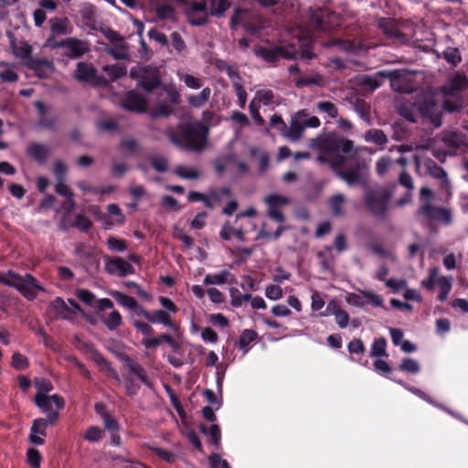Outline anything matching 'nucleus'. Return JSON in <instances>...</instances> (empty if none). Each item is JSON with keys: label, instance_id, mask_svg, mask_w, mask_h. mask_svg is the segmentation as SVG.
Listing matches in <instances>:
<instances>
[{"label": "nucleus", "instance_id": "obj_16", "mask_svg": "<svg viewBox=\"0 0 468 468\" xmlns=\"http://www.w3.org/2000/svg\"><path fill=\"white\" fill-rule=\"evenodd\" d=\"M253 52L257 57L261 58L268 63H275L282 58H290L289 52L283 47L266 48L263 46H256Z\"/></svg>", "mask_w": 468, "mask_h": 468}, {"label": "nucleus", "instance_id": "obj_64", "mask_svg": "<svg viewBox=\"0 0 468 468\" xmlns=\"http://www.w3.org/2000/svg\"><path fill=\"white\" fill-rule=\"evenodd\" d=\"M347 349L350 354L361 355L366 351L365 345L360 338H354L347 345Z\"/></svg>", "mask_w": 468, "mask_h": 468}, {"label": "nucleus", "instance_id": "obj_22", "mask_svg": "<svg viewBox=\"0 0 468 468\" xmlns=\"http://www.w3.org/2000/svg\"><path fill=\"white\" fill-rule=\"evenodd\" d=\"M162 343H166L175 351L180 349L179 343L174 339L171 335L166 333L161 334L156 337H144L142 340V345L147 349L156 348Z\"/></svg>", "mask_w": 468, "mask_h": 468}, {"label": "nucleus", "instance_id": "obj_18", "mask_svg": "<svg viewBox=\"0 0 468 468\" xmlns=\"http://www.w3.org/2000/svg\"><path fill=\"white\" fill-rule=\"evenodd\" d=\"M26 154L39 165H43L51 154V149L44 144L32 142L27 145Z\"/></svg>", "mask_w": 468, "mask_h": 468}, {"label": "nucleus", "instance_id": "obj_21", "mask_svg": "<svg viewBox=\"0 0 468 468\" xmlns=\"http://www.w3.org/2000/svg\"><path fill=\"white\" fill-rule=\"evenodd\" d=\"M59 417V412H53L48 414L46 418H37L32 422L30 431H32V433H37L40 436L46 437L48 427L55 425Z\"/></svg>", "mask_w": 468, "mask_h": 468}, {"label": "nucleus", "instance_id": "obj_59", "mask_svg": "<svg viewBox=\"0 0 468 468\" xmlns=\"http://www.w3.org/2000/svg\"><path fill=\"white\" fill-rule=\"evenodd\" d=\"M321 112H325L330 118L338 116V108L331 101H319L316 105Z\"/></svg>", "mask_w": 468, "mask_h": 468}, {"label": "nucleus", "instance_id": "obj_34", "mask_svg": "<svg viewBox=\"0 0 468 468\" xmlns=\"http://www.w3.org/2000/svg\"><path fill=\"white\" fill-rule=\"evenodd\" d=\"M326 311H331L335 317V322L341 328H346L349 322V314L345 310L339 308L335 302L331 301L326 307Z\"/></svg>", "mask_w": 468, "mask_h": 468}, {"label": "nucleus", "instance_id": "obj_45", "mask_svg": "<svg viewBox=\"0 0 468 468\" xmlns=\"http://www.w3.org/2000/svg\"><path fill=\"white\" fill-rule=\"evenodd\" d=\"M258 336L256 331L251 329H245L241 332L239 337V347L243 350L244 353L249 351V346L251 342H253Z\"/></svg>", "mask_w": 468, "mask_h": 468}, {"label": "nucleus", "instance_id": "obj_60", "mask_svg": "<svg viewBox=\"0 0 468 468\" xmlns=\"http://www.w3.org/2000/svg\"><path fill=\"white\" fill-rule=\"evenodd\" d=\"M27 460L32 468H39L42 461V456L39 451L36 448H29L27 451Z\"/></svg>", "mask_w": 468, "mask_h": 468}, {"label": "nucleus", "instance_id": "obj_29", "mask_svg": "<svg viewBox=\"0 0 468 468\" xmlns=\"http://www.w3.org/2000/svg\"><path fill=\"white\" fill-rule=\"evenodd\" d=\"M207 199L212 205L208 209H214L217 204H220L224 197L231 196V189L228 186L225 187H213L209 188L207 192Z\"/></svg>", "mask_w": 468, "mask_h": 468}, {"label": "nucleus", "instance_id": "obj_19", "mask_svg": "<svg viewBox=\"0 0 468 468\" xmlns=\"http://www.w3.org/2000/svg\"><path fill=\"white\" fill-rule=\"evenodd\" d=\"M25 66L40 79L48 78L54 71V65L51 60L47 58H34L29 61H25Z\"/></svg>", "mask_w": 468, "mask_h": 468}, {"label": "nucleus", "instance_id": "obj_13", "mask_svg": "<svg viewBox=\"0 0 468 468\" xmlns=\"http://www.w3.org/2000/svg\"><path fill=\"white\" fill-rule=\"evenodd\" d=\"M140 316L144 317L150 324H161L174 331L177 329L176 324L172 319L168 312L163 309L154 310L152 312L144 307L140 309Z\"/></svg>", "mask_w": 468, "mask_h": 468}, {"label": "nucleus", "instance_id": "obj_51", "mask_svg": "<svg viewBox=\"0 0 468 468\" xmlns=\"http://www.w3.org/2000/svg\"><path fill=\"white\" fill-rule=\"evenodd\" d=\"M104 431L98 426L92 425L87 428L83 438L89 442H99L102 440Z\"/></svg>", "mask_w": 468, "mask_h": 468}, {"label": "nucleus", "instance_id": "obj_1", "mask_svg": "<svg viewBox=\"0 0 468 468\" xmlns=\"http://www.w3.org/2000/svg\"><path fill=\"white\" fill-rule=\"evenodd\" d=\"M208 130L200 122H186L178 125L176 131H169L167 137L169 141L182 148L190 151L199 152L207 144Z\"/></svg>", "mask_w": 468, "mask_h": 468}, {"label": "nucleus", "instance_id": "obj_37", "mask_svg": "<svg viewBox=\"0 0 468 468\" xmlns=\"http://www.w3.org/2000/svg\"><path fill=\"white\" fill-rule=\"evenodd\" d=\"M364 139L367 143L375 144L378 146H384L388 143V137L385 133L380 129H370L365 135Z\"/></svg>", "mask_w": 468, "mask_h": 468}, {"label": "nucleus", "instance_id": "obj_12", "mask_svg": "<svg viewBox=\"0 0 468 468\" xmlns=\"http://www.w3.org/2000/svg\"><path fill=\"white\" fill-rule=\"evenodd\" d=\"M60 44L68 49L65 56L70 59L80 58L90 50L89 41L77 37H67L64 39V43Z\"/></svg>", "mask_w": 468, "mask_h": 468}, {"label": "nucleus", "instance_id": "obj_62", "mask_svg": "<svg viewBox=\"0 0 468 468\" xmlns=\"http://www.w3.org/2000/svg\"><path fill=\"white\" fill-rule=\"evenodd\" d=\"M132 324L133 325L137 332L141 333L144 335H152L154 333V328L150 325V323L148 322L133 320Z\"/></svg>", "mask_w": 468, "mask_h": 468}, {"label": "nucleus", "instance_id": "obj_43", "mask_svg": "<svg viewBox=\"0 0 468 468\" xmlns=\"http://www.w3.org/2000/svg\"><path fill=\"white\" fill-rule=\"evenodd\" d=\"M211 90L207 87L203 89L198 94L190 95L187 99L188 103L195 108L202 107L210 97Z\"/></svg>", "mask_w": 468, "mask_h": 468}, {"label": "nucleus", "instance_id": "obj_50", "mask_svg": "<svg viewBox=\"0 0 468 468\" xmlns=\"http://www.w3.org/2000/svg\"><path fill=\"white\" fill-rule=\"evenodd\" d=\"M174 174L177 176L184 178V179H198L200 177V173L196 168H187L184 165H177L175 170Z\"/></svg>", "mask_w": 468, "mask_h": 468}, {"label": "nucleus", "instance_id": "obj_23", "mask_svg": "<svg viewBox=\"0 0 468 468\" xmlns=\"http://www.w3.org/2000/svg\"><path fill=\"white\" fill-rule=\"evenodd\" d=\"M128 370L133 374L147 388H153V381L148 378L145 368L137 362H134L130 356H125L122 359Z\"/></svg>", "mask_w": 468, "mask_h": 468}, {"label": "nucleus", "instance_id": "obj_39", "mask_svg": "<svg viewBox=\"0 0 468 468\" xmlns=\"http://www.w3.org/2000/svg\"><path fill=\"white\" fill-rule=\"evenodd\" d=\"M229 7L230 2L228 0H211L208 15L215 17H222Z\"/></svg>", "mask_w": 468, "mask_h": 468}, {"label": "nucleus", "instance_id": "obj_56", "mask_svg": "<svg viewBox=\"0 0 468 468\" xmlns=\"http://www.w3.org/2000/svg\"><path fill=\"white\" fill-rule=\"evenodd\" d=\"M106 244L112 251L122 252L127 249L126 241L114 236H110Z\"/></svg>", "mask_w": 468, "mask_h": 468}, {"label": "nucleus", "instance_id": "obj_35", "mask_svg": "<svg viewBox=\"0 0 468 468\" xmlns=\"http://www.w3.org/2000/svg\"><path fill=\"white\" fill-rule=\"evenodd\" d=\"M219 236L224 240H230L231 237H236L239 240L244 241L245 240V232L242 229H235L232 226H230L229 222L227 221L223 224Z\"/></svg>", "mask_w": 468, "mask_h": 468}, {"label": "nucleus", "instance_id": "obj_57", "mask_svg": "<svg viewBox=\"0 0 468 468\" xmlns=\"http://www.w3.org/2000/svg\"><path fill=\"white\" fill-rule=\"evenodd\" d=\"M11 365L17 370H24L29 367V360L26 356L16 352L12 356Z\"/></svg>", "mask_w": 468, "mask_h": 468}, {"label": "nucleus", "instance_id": "obj_6", "mask_svg": "<svg viewBox=\"0 0 468 468\" xmlns=\"http://www.w3.org/2000/svg\"><path fill=\"white\" fill-rule=\"evenodd\" d=\"M321 154L327 156L341 154L340 153L348 154L354 150L353 141L339 137L335 134H328L319 144Z\"/></svg>", "mask_w": 468, "mask_h": 468}, {"label": "nucleus", "instance_id": "obj_42", "mask_svg": "<svg viewBox=\"0 0 468 468\" xmlns=\"http://www.w3.org/2000/svg\"><path fill=\"white\" fill-rule=\"evenodd\" d=\"M50 305L58 313L61 319H69V314H73V310L68 306L63 298L58 296L51 303Z\"/></svg>", "mask_w": 468, "mask_h": 468}, {"label": "nucleus", "instance_id": "obj_48", "mask_svg": "<svg viewBox=\"0 0 468 468\" xmlns=\"http://www.w3.org/2000/svg\"><path fill=\"white\" fill-rule=\"evenodd\" d=\"M324 11L322 9L315 10L312 12L310 16V20L314 26L315 29L321 30V31H327L330 29V27L327 25V23L324 20Z\"/></svg>", "mask_w": 468, "mask_h": 468}, {"label": "nucleus", "instance_id": "obj_47", "mask_svg": "<svg viewBox=\"0 0 468 468\" xmlns=\"http://www.w3.org/2000/svg\"><path fill=\"white\" fill-rule=\"evenodd\" d=\"M346 201V197L343 194H336L331 197L330 198V206L332 214L335 217H342L345 215V210L343 208V204Z\"/></svg>", "mask_w": 468, "mask_h": 468}, {"label": "nucleus", "instance_id": "obj_33", "mask_svg": "<svg viewBox=\"0 0 468 468\" xmlns=\"http://www.w3.org/2000/svg\"><path fill=\"white\" fill-rule=\"evenodd\" d=\"M326 48L335 47L347 53H355L357 50V45L355 41L342 38H332L324 43Z\"/></svg>", "mask_w": 468, "mask_h": 468}, {"label": "nucleus", "instance_id": "obj_25", "mask_svg": "<svg viewBox=\"0 0 468 468\" xmlns=\"http://www.w3.org/2000/svg\"><path fill=\"white\" fill-rule=\"evenodd\" d=\"M346 156L344 154H335L327 156L325 154H320L317 160L323 164H328L334 174L339 178V172H343L342 166L346 162Z\"/></svg>", "mask_w": 468, "mask_h": 468}, {"label": "nucleus", "instance_id": "obj_3", "mask_svg": "<svg viewBox=\"0 0 468 468\" xmlns=\"http://www.w3.org/2000/svg\"><path fill=\"white\" fill-rule=\"evenodd\" d=\"M0 283L15 288L27 300L33 301L37 297V292H45L36 277L30 273L22 276L12 270L5 274L0 272Z\"/></svg>", "mask_w": 468, "mask_h": 468}, {"label": "nucleus", "instance_id": "obj_44", "mask_svg": "<svg viewBox=\"0 0 468 468\" xmlns=\"http://www.w3.org/2000/svg\"><path fill=\"white\" fill-rule=\"evenodd\" d=\"M386 348L387 340L384 337L376 338L371 345L369 356L371 357L388 356Z\"/></svg>", "mask_w": 468, "mask_h": 468}, {"label": "nucleus", "instance_id": "obj_9", "mask_svg": "<svg viewBox=\"0 0 468 468\" xmlns=\"http://www.w3.org/2000/svg\"><path fill=\"white\" fill-rule=\"evenodd\" d=\"M104 260L105 271L111 275L122 278L135 273V268L129 261L121 257L105 256Z\"/></svg>", "mask_w": 468, "mask_h": 468}, {"label": "nucleus", "instance_id": "obj_36", "mask_svg": "<svg viewBox=\"0 0 468 468\" xmlns=\"http://www.w3.org/2000/svg\"><path fill=\"white\" fill-rule=\"evenodd\" d=\"M452 276H441L437 280V285L439 287L438 301L443 303L449 296L452 291Z\"/></svg>", "mask_w": 468, "mask_h": 468}, {"label": "nucleus", "instance_id": "obj_8", "mask_svg": "<svg viewBox=\"0 0 468 468\" xmlns=\"http://www.w3.org/2000/svg\"><path fill=\"white\" fill-rule=\"evenodd\" d=\"M35 405L46 413L47 416L53 412H59L65 407V399L58 394L47 395L43 393H37L34 398Z\"/></svg>", "mask_w": 468, "mask_h": 468}, {"label": "nucleus", "instance_id": "obj_7", "mask_svg": "<svg viewBox=\"0 0 468 468\" xmlns=\"http://www.w3.org/2000/svg\"><path fill=\"white\" fill-rule=\"evenodd\" d=\"M339 179L349 186H359L366 188L368 186V169L365 164L356 161L343 172H339Z\"/></svg>", "mask_w": 468, "mask_h": 468}, {"label": "nucleus", "instance_id": "obj_30", "mask_svg": "<svg viewBox=\"0 0 468 468\" xmlns=\"http://www.w3.org/2000/svg\"><path fill=\"white\" fill-rule=\"evenodd\" d=\"M112 295L121 305L133 311L137 316H140V309H143L144 306L139 304L133 297L120 292H115Z\"/></svg>", "mask_w": 468, "mask_h": 468}, {"label": "nucleus", "instance_id": "obj_20", "mask_svg": "<svg viewBox=\"0 0 468 468\" xmlns=\"http://www.w3.org/2000/svg\"><path fill=\"white\" fill-rule=\"evenodd\" d=\"M379 28L387 38L394 41L395 43H402L406 39L405 34L401 32L399 27L390 18H382L378 23Z\"/></svg>", "mask_w": 468, "mask_h": 468}, {"label": "nucleus", "instance_id": "obj_40", "mask_svg": "<svg viewBox=\"0 0 468 468\" xmlns=\"http://www.w3.org/2000/svg\"><path fill=\"white\" fill-rule=\"evenodd\" d=\"M442 58L452 68L457 67L462 62V54L458 48L448 47L441 53Z\"/></svg>", "mask_w": 468, "mask_h": 468}, {"label": "nucleus", "instance_id": "obj_14", "mask_svg": "<svg viewBox=\"0 0 468 468\" xmlns=\"http://www.w3.org/2000/svg\"><path fill=\"white\" fill-rule=\"evenodd\" d=\"M468 89V79L463 72H454L449 77L446 85L441 87L443 96H455L460 91Z\"/></svg>", "mask_w": 468, "mask_h": 468}, {"label": "nucleus", "instance_id": "obj_11", "mask_svg": "<svg viewBox=\"0 0 468 468\" xmlns=\"http://www.w3.org/2000/svg\"><path fill=\"white\" fill-rule=\"evenodd\" d=\"M418 214L429 220L444 221L449 224L452 214L448 208L433 207L431 202H423L418 209Z\"/></svg>", "mask_w": 468, "mask_h": 468}, {"label": "nucleus", "instance_id": "obj_52", "mask_svg": "<svg viewBox=\"0 0 468 468\" xmlns=\"http://www.w3.org/2000/svg\"><path fill=\"white\" fill-rule=\"evenodd\" d=\"M150 164L154 170L165 173L168 170L169 161L166 157L161 155H153L149 158Z\"/></svg>", "mask_w": 468, "mask_h": 468}, {"label": "nucleus", "instance_id": "obj_24", "mask_svg": "<svg viewBox=\"0 0 468 468\" xmlns=\"http://www.w3.org/2000/svg\"><path fill=\"white\" fill-rule=\"evenodd\" d=\"M161 84L162 81L157 71L151 68V71H147V73H145L142 80L138 81L137 86L147 92H151L154 89L159 88Z\"/></svg>", "mask_w": 468, "mask_h": 468}, {"label": "nucleus", "instance_id": "obj_61", "mask_svg": "<svg viewBox=\"0 0 468 468\" xmlns=\"http://www.w3.org/2000/svg\"><path fill=\"white\" fill-rule=\"evenodd\" d=\"M419 363L412 358H404L399 365V370L410 374H416L420 371Z\"/></svg>", "mask_w": 468, "mask_h": 468}, {"label": "nucleus", "instance_id": "obj_27", "mask_svg": "<svg viewBox=\"0 0 468 468\" xmlns=\"http://www.w3.org/2000/svg\"><path fill=\"white\" fill-rule=\"evenodd\" d=\"M235 281L234 275L228 270H223L218 273L207 274L204 278V285H221L224 283H233Z\"/></svg>", "mask_w": 468, "mask_h": 468}, {"label": "nucleus", "instance_id": "obj_31", "mask_svg": "<svg viewBox=\"0 0 468 468\" xmlns=\"http://www.w3.org/2000/svg\"><path fill=\"white\" fill-rule=\"evenodd\" d=\"M50 29L53 35H69L72 27L67 17H54L49 20Z\"/></svg>", "mask_w": 468, "mask_h": 468}, {"label": "nucleus", "instance_id": "obj_38", "mask_svg": "<svg viewBox=\"0 0 468 468\" xmlns=\"http://www.w3.org/2000/svg\"><path fill=\"white\" fill-rule=\"evenodd\" d=\"M102 70L109 76L112 81H115L127 74V68L124 64L105 65Z\"/></svg>", "mask_w": 468, "mask_h": 468}, {"label": "nucleus", "instance_id": "obj_41", "mask_svg": "<svg viewBox=\"0 0 468 468\" xmlns=\"http://www.w3.org/2000/svg\"><path fill=\"white\" fill-rule=\"evenodd\" d=\"M443 144L454 150L459 149L463 144V137L458 132H448L442 136Z\"/></svg>", "mask_w": 468, "mask_h": 468}, {"label": "nucleus", "instance_id": "obj_10", "mask_svg": "<svg viewBox=\"0 0 468 468\" xmlns=\"http://www.w3.org/2000/svg\"><path fill=\"white\" fill-rule=\"evenodd\" d=\"M264 202L267 205V216L278 223H283L285 217L282 207L289 204V199L277 194H271L264 198Z\"/></svg>", "mask_w": 468, "mask_h": 468}, {"label": "nucleus", "instance_id": "obj_53", "mask_svg": "<svg viewBox=\"0 0 468 468\" xmlns=\"http://www.w3.org/2000/svg\"><path fill=\"white\" fill-rule=\"evenodd\" d=\"M440 270L438 267H432L429 270V276L421 282V285L429 292L434 290V284L437 283Z\"/></svg>", "mask_w": 468, "mask_h": 468}, {"label": "nucleus", "instance_id": "obj_58", "mask_svg": "<svg viewBox=\"0 0 468 468\" xmlns=\"http://www.w3.org/2000/svg\"><path fill=\"white\" fill-rule=\"evenodd\" d=\"M74 294L80 301L89 306H92L95 303V294L87 289H77Z\"/></svg>", "mask_w": 468, "mask_h": 468}, {"label": "nucleus", "instance_id": "obj_46", "mask_svg": "<svg viewBox=\"0 0 468 468\" xmlns=\"http://www.w3.org/2000/svg\"><path fill=\"white\" fill-rule=\"evenodd\" d=\"M101 320L111 331L117 329L122 324V317L117 310H112L107 317H101Z\"/></svg>", "mask_w": 468, "mask_h": 468}, {"label": "nucleus", "instance_id": "obj_26", "mask_svg": "<svg viewBox=\"0 0 468 468\" xmlns=\"http://www.w3.org/2000/svg\"><path fill=\"white\" fill-rule=\"evenodd\" d=\"M346 156L344 154H335L327 156L325 154H320L317 160L323 164H328L334 174L339 178V172H343L342 166L346 162Z\"/></svg>", "mask_w": 468, "mask_h": 468}, {"label": "nucleus", "instance_id": "obj_32", "mask_svg": "<svg viewBox=\"0 0 468 468\" xmlns=\"http://www.w3.org/2000/svg\"><path fill=\"white\" fill-rule=\"evenodd\" d=\"M158 101L173 107L180 103V94L173 86H164Z\"/></svg>", "mask_w": 468, "mask_h": 468}, {"label": "nucleus", "instance_id": "obj_17", "mask_svg": "<svg viewBox=\"0 0 468 468\" xmlns=\"http://www.w3.org/2000/svg\"><path fill=\"white\" fill-rule=\"evenodd\" d=\"M122 105L130 112H144L147 107V101L137 91L129 90L124 94Z\"/></svg>", "mask_w": 468, "mask_h": 468}, {"label": "nucleus", "instance_id": "obj_54", "mask_svg": "<svg viewBox=\"0 0 468 468\" xmlns=\"http://www.w3.org/2000/svg\"><path fill=\"white\" fill-rule=\"evenodd\" d=\"M360 292L364 295V300L366 301V304H370L373 307H382L383 300L382 298L377 294L376 292L368 290H362Z\"/></svg>", "mask_w": 468, "mask_h": 468}, {"label": "nucleus", "instance_id": "obj_63", "mask_svg": "<svg viewBox=\"0 0 468 468\" xmlns=\"http://www.w3.org/2000/svg\"><path fill=\"white\" fill-rule=\"evenodd\" d=\"M74 226L83 232H87L92 226L91 220L85 215L76 216Z\"/></svg>", "mask_w": 468, "mask_h": 468}, {"label": "nucleus", "instance_id": "obj_4", "mask_svg": "<svg viewBox=\"0 0 468 468\" xmlns=\"http://www.w3.org/2000/svg\"><path fill=\"white\" fill-rule=\"evenodd\" d=\"M73 79L90 87L107 86L109 81L101 75L98 74L97 69L90 62L80 61L72 73Z\"/></svg>", "mask_w": 468, "mask_h": 468}, {"label": "nucleus", "instance_id": "obj_55", "mask_svg": "<svg viewBox=\"0 0 468 468\" xmlns=\"http://www.w3.org/2000/svg\"><path fill=\"white\" fill-rule=\"evenodd\" d=\"M378 76L380 78L389 79L391 81V87L395 90H397L399 92H406L403 89H400L396 86L397 82L400 80V75H399V71H397V70H393V71L381 70V71L378 72Z\"/></svg>", "mask_w": 468, "mask_h": 468}, {"label": "nucleus", "instance_id": "obj_49", "mask_svg": "<svg viewBox=\"0 0 468 468\" xmlns=\"http://www.w3.org/2000/svg\"><path fill=\"white\" fill-rule=\"evenodd\" d=\"M147 449L167 463H174L176 460V454L173 452L154 445H147Z\"/></svg>", "mask_w": 468, "mask_h": 468}, {"label": "nucleus", "instance_id": "obj_28", "mask_svg": "<svg viewBox=\"0 0 468 468\" xmlns=\"http://www.w3.org/2000/svg\"><path fill=\"white\" fill-rule=\"evenodd\" d=\"M10 46L13 50V54L16 57L20 58L23 60L24 64L25 61H29V59L34 58L31 56L32 47L28 43L25 41H20L19 43H17L16 39L13 38L10 41Z\"/></svg>", "mask_w": 468, "mask_h": 468}, {"label": "nucleus", "instance_id": "obj_2", "mask_svg": "<svg viewBox=\"0 0 468 468\" xmlns=\"http://www.w3.org/2000/svg\"><path fill=\"white\" fill-rule=\"evenodd\" d=\"M392 196L393 192L388 186H367L363 195L365 207L375 218H384L389 210Z\"/></svg>", "mask_w": 468, "mask_h": 468}, {"label": "nucleus", "instance_id": "obj_15", "mask_svg": "<svg viewBox=\"0 0 468 468\" xmlns=\"http://www.w3.org/2000/svg\"><path fill=\"white\" fill-rule=\"evenodd\" d=\"M309 114L306 110H301L296 112L291 118L290 127L286 126V130L283 133L284 137L288 138L292 142H297L303 135L304 131V125L303 117H308Z\"/></svg>", "mask_w": 468, "mask_h": 468}, {"label": "nucleus", "instance_id": "obj_5", "mask_svg": "<svg viewBox=\"0 0 468 468\" xmlns=\"http://www.w3.org/2000/svg\"><path fill=\"white\" fill-rule=\"evenodd\" d=\"M415 104L421 116L428 119L434 127L438 128L441 125V107L438 104L432 95L424 94L420 96Z\"/></svg>", "mask_w": 468, "mask_h": 468}]
</instances>
